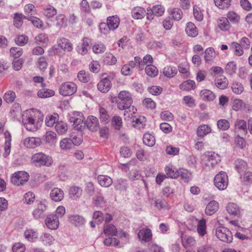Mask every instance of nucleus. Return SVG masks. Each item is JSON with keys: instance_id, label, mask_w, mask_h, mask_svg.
<instances>
[{"instance_id": "obj_1", "label": "nucleus", "mask_w": 252, "mask_h": 252, "mask_svg": "<svg viewBox=\"0 0 252 252\" xmlns=\"http://www.w3.org/2000/svg\"><path fill=\"white\" fill-rule=\"evenodd\" d=\"M118 100H116L117 107L121 110L130 108L132 103L131 94L127 91H121L118 94Z\"/></svg>"}, {"instance_id": "obj_2", "label": "nucleus", "mask_w": 252, "mask_h": 252, "mask_svg": "<svg viewBox=\"0 0 252 252\" xmlns=\"http://www.w3.org/2000/svg\"><path fill=\"white\" fill-rule=\"evenodd\" d=\"M68 120L70 123H73L74 130L82 131L85 126L84 117L80 112H73L68 115Z\"/></svg>"}, {"instance_id": "obj_3", "label": "nucleus", "mask_w": 252, "mask_h": 252, "mask_svg": "<svg viewBox=\"0 0 252 252\" xmlns=\"http://www.w3.org/2000/svg\"><path fill=\"white\" fill-rule=\"evenodd\" d=\"M77 90V86L73 82L67 81L62 83L59 88V94L63 96H69L74 94Z\"/></svg>"}, {"instance_id": "obj_4", "label": "nucleus", "mask_w": 252, "mask_h": 252, "mask_svg": "<svg viewBox=\"0 0 252 252\" xmlns=\"http://www.w3.org/2000/svg\"><path fill=\"white\" fill-rule=\"evenodd\" d=\"M32 160L36 165L49 166L53 162L51 157L44 154L42 153H38L32 156Z\"/></svg>"}, {"instance_id": "obj_5", "label": "nucleus", "mask_w": 252, "mask_h": 252, "mask_svg": "<svg viewBox=\"0 0 252 252\" xmlns=\"http://www.w3.org/2000/svg\"><path fill=\"white\" fill-rule=\"evenodd\" d=\"M215 186L220 190L226 189L228 184L227 173L224 171H220L217 174L214 179Z\"/></svg>"}, {"instance_id": "obj_6", "label": "nucleus", "mask_w": 252, "mask_h": 252, "mask_svg": "<svg viewBox=\"0 0 252 252\" xmlns=\"http://www.w3.org/2000/svg\"><path fill=\"white\" fill-rule=\"evenodd\" d=\"M216 235L219 240L225 243H231L233 240L231 232L224 227H218L216 230Z\"/></svg>"}, {"instance_id": "obj_7", "label": "nucleus", "mask_w": 252, "mask_h": 252, "mask_svg": "<svg viewBox=\"0 0 252 252\" xmlns=\"http://www.w3.org/2000/svg\"><path fill=\"white\" fill-rule=\"evenodd\" d=\"M29 174L25 171H20L15 172L11 177V182L14 185L19 186L27 183L29 179Z\"/></svg>"}, {"instance_id": "obj_8", "label": "nucleus", "mask_w": 252, "mask_h": 252, "mask_svg": "<svg viewBox=\"0 0 252 252\" xmlns=\"http://www.w3.org/2000/svg\"><path fill=\"white\" fill-rule=\"evenodd\" d=\"M34 115L32 113H26L23 116L22 123L25 128L29 131H34L36 129L35 124Z\"/></svg>"}, {"instance_id": "obj_9", "label": "nucleus", "mask_w": 252, "mask_h": 252, "mask_svg": "<svg viewBox=\"0 0 252 252\" xmlns=\"http://www.w3.org/2000/svg\"><path fill=\"white\" fill-rule=\"evenodd\" d=\"M202 159L208 162L206 163L208 166L211 164L212 167H214L221 160L220 156L213 152H207L202 156Z\"/></svg>"}, {"instance_id": "obj_10", "label": "nucleus", "mask_w": 252, "mask_h": 252, "mask_svg": "<svg viewBox=\"0 0 252 252\" xmlns=\"http://www.w3.org/2000/svg\"><path fill=\"white\" fill-rule=\"evenodd\" d=\"M45 223L48 229L56 230L59 226V219L54 214H50L46 217Z\"/></svg>"}, {"instance_id": "obj_11", "label": "nucleus", "mask_w": 252, "mask_h": 252, "mask_svg": "<svg viewBox=\"0 0 252 252\" xmlns=\"http://www.w3.org/2000/svg\"><path fill=\"white\" fill-rule=\"evenodd\" d=\"M85 126L92 131H96L99 127L98 119L94 116H89L85 122Z\"/></svg>"}, {"instance_id": "obj_12", "label": "nucleus", "mask_w": 252, "mask_h": 252, "mask_svg": "<svg viewBox=\"0 0 252 252\" xmlns=\"http://www.w3.org/2000/svg\"><path fill=\"white\" fill-rule=\"evenodd\" d=\"M46 210L47 206L45 204L40 202L37 204L36 208L32 213L33 217L36 220H38L43 217Z\"/></svg>"}, {"instance_id": "obj_13", "label": "nucleus", "mask_w": 252, "mask_h": 252, "mask_svg": "<svg viewBox=\"0 0 252 252\" xmlns=\"http://www.w3.org/2000/svg\"><path fill=\"white\" fill-rule=\"evenodd\" d=\"M91 40L90 38L84 37L82 40V43L80 45L77 47V51L81 55H84L86 54L89 49L90 48V45Z\"/></svg>"}, {"instance_id": "obj_14", "label": "nucleus", "mask_w": 252, "mask_h": 252, "mask_svg": "<svg viewBox=\"0 0 252 252\" xmlns=\"http://www.w3.org/2000/svg\"><path fill=\"white\" fill-rule=\"evenodd\" d=\"M41 140L38 137H27L24 140V145L29 149L35 148L40 145Z\"/></svg>"}, {"instance_id": "obj_15", "label": "nucleus", "mask_w": 252, "mask_h": 252, "mask_svg": "<svg viewBox=\"0 0 252 252\" xmlns=\"http://www.w3.org/2000/svg\"><path fill=\"white\" fill-rule=\"evenodd\" d=\"M50 197L52 200L55 202H60L63 199L64 192L61 189L55 188L51 189Z\"/></svg>"}, {"instance_id": "obj_16", "label": "nucleus", "mask_w": 252, "mask_h": 252, "mask_svg": "<svg viewBox=\"0 0 252 252\" xmlns=\"http://www.w3.org/2000/svg\"><path fill=\"white\" fill-rule=\"evenodd\" d=\"M111 87V81L108 77L101 79L97 84L98 90L103 93L108 92Z\"/></svg>"}, {"instance_id": "obj_17", "label": "nucleus", "mask_w": 252, "mask_h": 252, "mask_svg": "<svg viewBox=\"0 0 252 252\" xmlns=\"http://www.w3.org/2000/svg\"><path fill=\"white\" fill-rule=\"evenodd\" d=\"M58 46L66 52H71L73 49L72 44L65 38L61 37L57 40Z\"/></svg>"}, {"instance_id": "obj_18", "label": "nucleus", "mask_w": 252, "mask_h": 252, "mask_svg": "<svg viewBox=\"0 0 252 252\" xmlns=\"http://www.w3.org/2000/svg\"><path fill=\"white\" fill-rule=\"evenodd\" d=\"M4 135L5 137V143L4 145V152L3 154V157L5 158L9 156L10 153L11 135L8 131H6Z\"/></svg>"}, {"instance_id": "obj_19", "label": "nucleus", "mask_w": 252, "mask_h": 252, "mask_svg": "<svg viewBox=\"0 0 252 252\" xmlns=\"http://www.w3.org/2000/svg\"><path fill=\"white\" fill-rule=\"evenodd\" d=\"M227 212L231 216L239 218L241 216V209L238 205L234 203H229L226 206Z\"/></svg>"}, {"instance_id": "obj_20", "label": "nucleus", "mask_w": 252, "mask_h": 252, "mask_svg": "<svg viewBox=\"0 0 252 252\" xmlns=\"http://www.w3.org/2000/svg\"><path fill=\"white\" fill-rule=\"evenodd\" d=\"M234 168L238 173L241 174L247 170L248 165L245 160L239 158L237 159L234 162Z\"/></svg>"}, {"instance_id": "obj_21", "label": "nucleus", "mask_w": 252, "mask_h": 252, "mask_svg": "<svg viewBox=\"0 0 252 252\" xmlns=\"http://www.w3.org/2000/svg\"><path fill=\"white\" fill-rule=\"evenodd\" d=\"M219 204L215 201H211L207 205L205 209V214L208 216H211L214 214L219 209Z\"/></svg>"}, {"instance_id": "obj_22", "label": "nucleus", "mask_w": 252, "mask_h": 252, "mask_svg": "<svg viewBox=\"0 0 252 252\" xmlns=\"http://www.w3.org/2000/svg\"><path fill=\"white\" fill-rule=\"evenodd\" d=\"M152 234L151 230L149 229H143L140 230L138 233V238L145 242H149L151 240Z\"/></svg>"}, {"instance_id": "obj_23", "label": "nucleus", "mask_w": 252, "mask_h": 252, "mask_svg": "<svg viewBox=\"0 0 252 252\" xmlns=\"http://www.w3.org/2000/svg\"><path fill=\"white\" fill-rule=\"evenodd\" d=\"M131 14L134 19H141L146 16V11L144 8L137 6L132 9Z\"/></svg>"}, {"instance_id": "obj_24", "label": "nucleus", "mask_w": 252, "mask_h": 252, "mask_svg": "<svg viewBox=\"0 0 252 252\" xmlns=\"http://www.w3.org/2000/svg\"><path fill=\"white\" fill-rule=\"evenodd\" d=\"M120 20L117 15L109 16L107 17L106 22L112 30L114 31L117 29L120 25Z\"/></svg>"}, {"instance_id": "obj_25", "label": "nucleus", "mask_w": 252, "mask_h": 252, "mask_svg": "<svg viewBox=\"0 0 252 252\" xmlns=\"http://www.w3.org/2000/svg\"><path fill=\"white\" fill-rule=\"evenodd\" d=\"M99 118L101 123L108 124L110 121V117L106 109L102 106L99 107Z\"/></svg>"}, {"instance_id": "obj_26", "label": "nucleus", "mask_w": 252, "mask_h": 252, "mask_svg": "<svg viewBox=\"0 0 252 252\" xmlns=\"http://www.w3.org/2000/svg\"><path fill=\"white\" fill-rule=\"evenodd\" d=\"M215 83L218 88L223 90L227 87L228 81L226 78L224 76L219 75L216 78Z\"/></svg>"}, {"instance_id": "obj_27", "label": "nucleus", "mask_w": 252, "mask_h": 252, "mask_svg": "<svg viewBox=\"0 0 252 252\" xmlns=\"http://www.w3.org/2000/svg\"><path fill=\"white\" fill-rule=\"evenodd\" d=\"M186 32L189 36L192 37H196L198 34L197 28L192 22H189L187 24Z\"/></svg>"}, {"instance_id": "obj_28", "label": "nucleus", "mask_w": 252, "mask_h": 252, "mask_svg": "<svg viewBox=\"0 0 252 252\" xmlns=\"http://www.w3.org/2000/svg\"><path fill=\"white\" fill-rule=\"evenodd\" d=\"M201 99L204 101H213L216 98L215 94L210 90L205 89L200 93Z\"/></svg>"}, {"instance_id": "obj_29", "label": "nucleus", "mask_w": 252, "mask_h": 252, "mask_svg": "<svg viewBox=\"0 0 252 252\" xmlns=\"http://www.w3.org/2000/svg\"><path fill=\"white\" fill-rule=\"evenodd\" d=\"M162 72L165 76L170 78L177 74V69L174 66L167 65L163 68Z\"/></svg>"}, {"instance_id": "obj_30", "label": "nucleus", "mask_w": 252, "mask_h": 252, "mask_svg": "<svg viewBox=\"0 0 252 252\" xmlns=\"http://www.w3.org/2000/svg\"><path fill=\"white\" fill-rule=\"evenodd\" d=\"M195 87V83L192 80L185 81L182 82L179 86L180 89L184 91H189L194 90Z\"/></svg>"}, {"instance_id": "obj_31", "label": "nucleus", "mask_w": 252, "mask_h": 252, "mask_svg": "<svg viewBox=\"0 0 252 252\" xmlns=\"http://www.w3.org/2000/svg\"><path fill=\"white\" fill-rule=\"evenodd\" d=\"M211 128L207 125H201L197 128V135L200 137H203L211 132Z\"/></svg>"}, {"instance_id": "obj_32", "label": "nucleus", "mask_w": 252, "mask_h": 252, "mask_svg": "<svg viewBox=\"0 0 252 252\" xmlns=\"http://www.w3.org/2000/svg\"><path fill=\"white\" fill-rule=\"evenodd\" d=\"M97 180L99 185L103 187H109L112 184V179L106 175H99L97 177Z\"/></svg>"}, {"instance_id": "obj_33", "label": "nucleus", "mask_w": 252, "mask_h": 252, "mask_svg": "<svg viewBox=\"0 0 252 252\" xmlns=\"http://www.w3.org/2000/svg\"><path fill=\"white\" fill-rule=\"evenodd\" d=\"M103 232L106 236H116L118 233L116 226L111 224H106L104 226Z\"/></svg>"}, {"instance_id": "obj_34", "label": "nucleus", "mask_w": 252, "mask_h": 252, "mask_svg": "<svg viewBox=\"0 0 252 252\" xmlns=\"http://www.w3.org/2000/svg\"><path fill=\"white\" fill-rule=\"evenodd\" d=\"M204 60L206 63H210L212 62L216 57V53L213 47L207 48L205 52Z\"/></svg>"}, {"instance_id": "obj_35", "label": "nucleus", "mask_w": 252, "mask_h": 252, "mask_svg": "<svg viewBox=\"0 0 252 252\" xmlns=\"http://www.w3.org/2000/svg\"><path fill=\"white\" fill-rule=\"evenodd\" d=\"M140 62L139 70H142L144 69L145 65L147 66L149 64H153L154 60L151 55L147 54L144 57L143 60H141L140 58Z\"/></svg>"}, {"instance_id": "obj_36", "label": "nucleus", "mask_w": 252, "mask_h": 252, "mask_svg": "<svg viewBox=\"0 0 252 252\" xmlns=\"http://www.w3.org/2000/svg\"><path fill=\"white\" fill-rule=\"evenodd\" d=\"M168 12L172 19L175 21H178L183 17V12L182 10L179 8H171L168 10Z\"/></svg>"}, {"instance_id": "obj_37", "label": "nucleus", "mask_w": 252, "mask_h": 252, "mask_svg": "<svg viewBox=\"0 0 252 252\" xmlns=\"http://www.w3.org/2000/svg\"><path fill=\"white\" fill-rule=\"evenodd\" d=\"M234 130H242L246 134L248 132L246 122L243 120L237 119L234 123Z\"/></svg>"}, {"instance_id": "obj_38", "label": "nucleus", "mask_w": 252, "mask_h": 252, "mask_svg": "<svg viewBox=\"0 0 252 252\" xmlns=\"http://www.w3.org/2000/svg\"><path fill=\"white\" fill-rule=\"evenodd\" d=\"M27 17L21 13H15L13 16L14 26L17 28H20L23 24V19H27Z\"/></svg>"}, {"instance_id": "obj_39", "label": "nucleus", "mask_w": 252, "mask_h": 252, "mask_svg": "<svg viewBox=\"0 0 252 252\" xmlns=\"http://www.w3.org/2000/svg\"><path fill=\"white\" fill-rule=\"evenodd\" d=\"M39 239L43 244L46 246H51L55 241L53 236L48 233H42Z\"/></svg>"}, {"instance_id": "obj_40", "label": "nucleus", "mask_w": 252, "mask_h": 252, "mask_svg": "<svg viewBox=\"0 0 252 252\" xmlns=\"http://www.w3.org/2000/svg\"><path fill=\"white\" fill-rule=\"evenodd\" d=\"M93 204L96 207L103 208L106 206V201L102 194H98L94 197Z\"/></svg>"}, {"instance_id": "obj_41", "label": "nucleus", "mask_w": 252, "mask_h": 252, "mask_svg": "<svg viewBox=\"0 0 252 252\" xmlns=\"http://www.w3.org/2000/svg\"><path fill=\"white\" fill-rule=\"evenodd\" d=\"M24 235L26 239L31 242H35L38 238L37 231L32 229L26 230Z\"/></svg>"}, {"instance_id": "obj_42", "label": "nucleus", "mask_w": 252, "mask_h": 252, "mask_svg": "<svg viewBox=\"0 0 252 252\" xmlns=\"http://www.w3.org/2000/svg\"><path fill=\"white\" fill-rule=\"evenodd\" d=\"M43 14L47 18H52L57 14V9L51 5H48L43 8Z\"/></svg>"}, {"instance_id": "obj_43", "label": "nucleus", "mask_w": 252, "mask_h": 252, "mask_svg": "<svg viewBox=\"0 0 252 252\" xmlns=\"http://www.w3.org/2000/svg\"><path fill=\"white\" fill-rule=\"evenodd\" d=\"M240 178L243 185H250L252 183V172L246 171L243 174H240Z\"/></svg>"}, {"instance_id": "obj_44", "label": "nucleus", "mask_w": 252, "mask_h": 252, "mask_svg": "<svg viewBox=\"0 0 252 252\" xmlns=\"http://www.w3.org/2000/svg\"><path fill=\"white\" fill-rule=\"evenodd\" d=\"M165 172L167 176L171 178L176 179L179 177V169H177L172 166H166Z\"/></svg>"}, {"instance_id": "obj_45", "label": "nucleus", "mask_w": 252, "mask_h": 252, "mask_svg": "<svg viewBox=\"0 0 252 252\" xmlns=\"http://www.w3.org/2000/svg\"><path fill=\"white\" fill-rule=\"evenodd\" d=\"M243 48L241 45L235 42L231 43L230 49L232 51L234 55L237 56H241L244 53Z\"/></svg>"}, {"instance_id": "obj_46", "label": "nucleus", "mask_w": 252, "mask_h": 252, "mask_svg": "<svg viewBox=\"0 0 252 252\" xmlns=\"http://www.w3.org/2000/svg\"><path fill=\"white\" fill-rule=\"evenodd\" d=\"M44 137L46 142L51 145H54L57 142V134L53 131H47Z\"/></svg>"}, {"instance_id": "obj_47", "label": "nucleus", "mask_w": 252, "mask_h": 252, "mask_svg": "<svg viewBox=\"0 0 252 252\" xmlns=\"http://www.w3.org/2000/svg\"><path fill=\"white\" fill-rule=\"evenodd\" d=\"M144 68L146 74L150 77H155L158 75V70L157 67L153 64H149Z\"/></svg>"}, {"instance_id": "obj_48", "label": "nucleus", "mask_w": 252, "mask_h": 252, "mask_svg": "<svg viewBox=\"0 0 252 252\" xmlns=\"http://www.w3.org/2000/svg\"><path fill=\"white\" fill-rule=\"evenodd\" d=\"M70 222L75 226H80L84 224L85 220L84 218L79 215H71L69 217Z\"/></svg>"}, {"instance_id": "obj_49", "label": "nucleus", "mask_w": 252, "mask_h": 252, "mask_svg": "<svg viewBox=\"0 0 252 252\" xmlns=\"http://www.w3.org/2000/svg\"><path fill=\"white\" fill-rule=\"evenodd\" d=\"M55 129L59 134L63 135L66 133L68 127L65 123L63 121H58L55 125Z\"/></svg>"}, {"instance_id": "obj_50", "label": "nucleus", "mask_w": 252, "mask_h": 252, "mask_svg": "<svg viewBox=\"0 0 252 252\" xmlns=\"http://www.w3.org/2000/svg\"><path fill=\"white\" fill-rule=\"evenodd\" d=\"M56 25L57 28L61 29L65 27L67 25V20L63 14H59L56 17Z\"/></svg>"}, {"instance_id": "obj_51", "label": "nucleus", "mask_w": 252, "mask_h": 252, "mask_svg": "<svg viewBox=\"0 0 252 252\" xmlns=\"http://www.w3.org/2000/svg\"><path fill=\"white\" fill-rule=\"evenodd\" d=\"M197 231L200 236H203L206 233V221L204 219L200 220L197 224Z\"/></svg>"}, {"instance_id": "obj_52", "label": "nucleus", "mask_w": 252, "mask_h": 252, "mask_svg": "<svg viewBox=\"0 0 252 252\" xmlns=\"http://www.w3.org/2000/svg\"><path fill=\"white\" fill-rule=\"evenodd\" d=\"M55 95V92L50 89L43 88L37 92V95L40 98H47Z\"/></svg>"}, {"instance_id": "obj_53", "label": "nucleus", "mask_w": 252, "mask_h": 252, "mask_svg": "<svg viewBox=\"0 0 252 252\" xmlns=\"http://www.w3.org/2000/svg\"><path fill=\"white\" fill-rule=\"evenodd\" d=\"M127 181L123 179H119L114 183L115 189L120 191L126 190L127 188Z\"/></svg>"}, {"instance_id": "obj_54", "label": "nucleus", "mask_w": 252, "mask_h": 252, "mask_svg": "<svg viewBox=\"0 0 252 252\" xmlns=\"http://www.w3.org/2000/svg\"><path fill=\"white\" fill-rule=\"evenodd\" d=\"M59 116L57 113L53 115H48L45 119V124L47 126L52 127L58 122Z\"/></svg>"}, {"instance_id": "obj_55", "label": "nucleus", "mask_w": 252, "mask_h": 252, "mask_svg": "<svg viewBox=\"0 0 252 252\" xmlns=\"http://www.w3.org/2000/svg\"><path fill=\"white\" fill-rule=\"evenodd\" d=\"M73 146V142L71 139L69 138H64L62 139L60 142V146L61 149L67 150L71 148Z\"/></svg>"}, {"instance_id": "obj_56", "label": "nucleus", "mask_w": 252, "mask_h": 252, "mask_svg": "<svg viewBox=\"0 0 252 252\" xmlns=\"http://www.w3.org/2000/svg\"><path fill=\"white\" fill-rule=\"evenodd\" d=\"M231 0H214L216 6L220 9L228 8L231 4Z\"/></svg>"}, {"instance_id": "obj_57", "label": "nucleus", "mask_w": 252, "mask_h": 252, "mask_svg": "<svg viewBox=\"0 0 252 252\" xmlns=\"http://www.w3.org/2000/svg\"><path fill=\"white\" fill-rule=\"evenodd\" d=\"M143 143L149 146H153L155 144V138L154 136L149 133H145L143 137Z\"/></svg>"}, {"instance_id": "obj_58", "label": "nucleus", "mask_w": 252, "mask_h": 252, "mask_svg": "<svg viewBox=\"0 0 252 252\" xmlns=\"http://www.w3.org/2000/svg\"><path fill=\"white\" fill-rule=\"evenodd\" d=\"M111 124L115 129L120 130L122 126V120L119 116H114L112 117Z\"/></svg>"}, {"instance_id": "obj_59", "label": "nucleus", "mask_w": 252, "mask_h": 252, "mask_svg": "<svg viewBox=\"0 0 252 252\" xmlns=\"http://www.w3.org/2000/svg\"><path fill=\"white\" fill-rule=\"evenodd\" d=\"M27 20L31 22L36 28L41 29L43 26V23L39 18L35 16H28Z\"/></svg>"}, {"instance_id": "obj_60", "label": "nucleus", "mask_w": 252, "mask_h": 252, "mask_svg": "<svg viewBox=\"0 0 252 252\" xmlns=\"http://www.w3.org/2000/svg\"><path fill=\"white\" fill-rule=\"evenodd\" d=\"M217 126L220 130L225 131L230 127L229 122L225 119H220L217 121Z\"/></svg>"}, {"instance_id": "obj_61", "label": "nucleus", "mask_w": 252, "mask_h": 252, "mask_svg": "<svg viewBox=\"0 0 252 252\" xmlns=\"http://www.w3.org/2000/svg\"><path fill=\"white\" fill-rule=\"evenodd\" d=\"M193 16L198 21H201L203 19V11L196 5L193 6Z\"/></svg>"}, {"instance_id": "obj_62", "label": "nucleus", "mask_w": 252, "mask_h": 252, "mask_svg": "<svg viewBox=\"0 0 252 252\" xmlns=\"http://www.w3.org/2000/svg\"><path fill=\"white\" fill-rule=\"evenodd\" d=\"M218 24L219 28L222 31H227L230 28L228 19L225 17H222L220 19Z\"/></svg>"}, {"instance_id": "obj_63", "label": "nucleus", "mask_w": 252, "mask_h": 252, "mask_svg": "<svg viewBox=\"0 0 252 252\" xmlns=\"http://www.w3.org/2000/svg\"><path fill=\"white\" fill-rule=\"evenodd\" d=\"M236 64L234 62H230L226 65L225 70L228 75H232L236 72Z\"/></svg>"}, {"instance_id": "obj_64", "label": "nucleus", "mask_w": 252, "mask_h": 252, "mask_svg": "<svg viewBox=\"0 0 252 252\" xmlns=\"http://www.w3.org/2000/svg\"><path fill=\"white\" fill-rule=\"evenodd\" d=\"M35 42L39 45L47 44L49 41L48 37L45 33L38 34L35 37Z\"/></svg>"}]
</instances>
